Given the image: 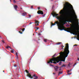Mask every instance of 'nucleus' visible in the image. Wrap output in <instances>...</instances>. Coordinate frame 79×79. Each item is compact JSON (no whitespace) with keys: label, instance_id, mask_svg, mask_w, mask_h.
<instances>
[{"label":"nucleus","instance_id":"f257e3e1","mask_svg":"<svg viewBox=\"0 0 79 79\" xmlns=\"http://www.w3.org/2000/svg\"><path fill=\"white\" fill-rule=\"evenodd\" d=\"M69 53V45L68 44H66V46L64 49V52H61L59 54L60 56H58L56 58H53L49 60L47 62L48 64H52L53 63L54 64H56L57 63H59L60 61V60L62 59L61 61H65V59L67 57Z\"/></svg>","mask_w":79,"mask_h":79},{"label":"nucleus","instance_id":"f03ea898","mask_svg":"<svg viewBox=\"0 0 79 79\" xmlns=\"http://www.w3.org/2000/svg\"><path fill=\"white\" fill-rule=\"evenodd\" d=\"M64 5V7L63 8L64 10H61L59 12L60 14H63L62 17H58V14H56L55 12L51 14L53 17H56L57 19H59V21L60 22H61L62 19L65 20L68 16H71V11L69 10V3H67L66 4V5Z\"/></svg>","mask_w":79,"mask_h":79},{"label":"nucleus","instance_id":"7ed1b4c3","mask_svg":"<svg viewBox=\"0 0 79 79\" xmlns=\"http://www.w3.org/2000/svg\"><path fill=\"white\" fill-rule=\"evenodd\" d=\"M56 24H57V25L59 29H60V31L64 30L65 31H67V32H71L73 31V33L74 34V35H77V32H79V30H78L77 31L76 30L73 31L71 28V27L68 28L64 27V23H62V24L61 22H59L58 21H56L54 24L52 23L51 26H55V25H56Z\"/></svg>","mask_w":79,"mask_h":79},{"label":"nucleus","instance_id":"20e7f679","mask_svg":"<svg viewBox=\"0 0 79 79\" xmlns=\"http://www.w3.org/2000/svg\"><path fill=\"white\" fill-rule=\"evenodd\" d=\"M25 71L27 73V77H29L31 78V79H33L34 77H35L34 79H37L38 78V77L35 76V74H34L32 77V75L31 74V73H29V71H27V70H26Z\"/></svg>","mask_w":79,"mask_h":79},{"label":"nucleus","instance_id":"39448f33","mask_svg":"<svg viewBox=\"0 0 79 79\" xmlns=\"http://www.w3.org/2000/svg\"><path fill=\"white\" fill-rule=\"evenodd\" d=\"M37 13L39 14L44 15V12L41 10H38L37 12Z\"/></svg>","mask_w":79,"mask_h":79},{"label":"nucleus","instance_id":"423d86ee","mask_svg":"<svg viewBox=\"0 0 79 79\" xmlns=\"http://www.w3.org/2000/svg\"><path fill=\"white\" fill-rule=\"evenodd\" d=\"M70 6H71V9L72 10H73V13H74V14H75V12L74 11V9H73V6L71 5V4H70Z\"/></svg>","mask_w":79,"mask_h":79},{"label":"nucleus","instance_id":"0eeeda50","mask_svg":"<svg viewBox=\"0 0 79 79\" xmlns=\"http://www.w3.org/2000/svg\"><path fill=\"white\" fill-rule=\"evenodd\" d=\"M54 68L55 69V70L56 71H58V66H55L54 67Z\"/></svg>","mask_w":79,"mask_h":79},{"label":"nucleus","instance_id":"6e6552de","mask_svg":"<svg viewBox=\"0 0 79 79\" xmlns=\"http://www.w3.org/2000/svg\"><path fill=\"white\" fill-rule=\"evenodd\" d=\"M14 7L15 9V10H16V11H17V8H18V6H17V5H15L14 6Z\"/></svg>","mask_w":79,"mask_h":79},{"label":"nucleus","instance_id":"1a4fd4ad","mask_svg":"<svg viewBox=\"0 0 79 79\" xmlns=\"http://www.w3.org/2000/svg\"><path fill=\"white\" fill-rule=\"evenodd\" d=\"M22 15H23V16H26V12H24L22 14Z\"/></svg>","mask_w":79,"mask_h":79},{"label":"nucleus","instance_id":"9d476101","mask_svg":"<svg viewBox=\"0 0 79 79\" xmlns=\"http://www.w3.org/2000/svg\"><path fill=\"white\" fill-rule=\"evenodd\" d=\"M66 64H64L62 65V66H61V67H60V69H61V68L62 67H66Z\"/></svg>","mask_w":79,"mask_h":79},{"label":"nucleus","instance_id":"9b49d317","mask_svg":"<svg viewBox=\"0 0 79 79\" xmlns=\"http://www.w3.org/2000/svg\"><path fill=\"white\" fill-rule=\"evenodd\" d=\"M74 29L77 30V31H79V25H78V27H77V28H75Z\"/></svg>","mask_w":79,"mask_h":79},{"label":"nucleus","instance_id":"f8f14e48","mask_svg":"<svg viewBox=\"0 0 79 79\" xmlns=\"http://www.w3.org/2000/svg\"><path fill=\"white\" fill-rule=\"evenodd\" d=\"M14 68H15V69H17L18 67H17V65L16 64H15L14 65Z\"/></svg>","mask_w":79,"mask_h":79},{"label":"nucleus","instance_id":"ddd939ff","mask_svg":"<svg viewBox=\"0 0 79 79\" xmlns=\"http://www.w3.org/2000/svg\"><path fill=\"white\" fill-rule=\"evenodd\" d=\"M16 55L17 56V58L16 59V60H18V53H16Z\"/></svg>","mask_w":79,"mask_h":79},{"label":"nucleus","instance_id":"4468645a","mask_svg":"<svg viewBox=\"0 0 79 79\" xmlns=\"http://www.w3.org/2000/svg\"><path fill=\"white\" fill-rule=\"evenodd\" d=\"M62 73H63V72H61V71H59V73L58 74V76H59V75H60V74H62Z\"/></svg>","mask_w":79,"mask_h":79},{"label":"nucleus","instance_id":"2eb2a0df","mask_svg":"<svg viewBox=\"0 0 79 79\" xmlns=\"http://www.w3.org/2000/svg\"><path fill=\"white\" fill-rule=\"evenodd\" d=\"M61 44V42H58L56 44V45H60Z\"/></svg>","mask_w":79,"mask_h":79},{"label":"nucleus","instance_id":"dca6fc26","mask_svg":"<svg viewBox=\"0 0 79 79\" xmlns=\"http://www.w3.org/2000/svg\"><path fill=\"white\" fill-rule=\"evenodd\" d=\"M77 40H79V35H77Z\"/></svg>","mask_w":79,"mask_h":79},{"label":"nucleus","instance_id":"f3484780","mask_svg":"<svg viewBox=\"0 0 79 79\" xmlns=\"http://www.w3.org/2000/svg\"><path fill=\"white\" fill-rule=\"evenodd\" d=\"M6 48L8 49L9 48H10V49H11V47H10V46H7L6 47Z\"/></svg>","mask_w":79,"mask_h":79},{"label":"nucleus","instance_id":"a211bd4d","mask_svg":"<svg viewBox=\"0 0 79 79\" xmlns=\"http://www.w3.org/2000/svg\"><path fill=\"white\" fill-rule=\"evenodd\" d=\"M35 23H39V22L37 20H35Z\"/></svg>","mask_w":79,"mask_h":79},{"label":"nucleus","instance_id":"6ab92c4d","mask_svg":"<svg viewBox=\"0 0 79 79\" xmlns=\"http://www.w3.org/2000/svg\"><path fill=\"white\" fill-rule=\"evenodd\" d=\"M47 39H44V42H47Z\"/></svg>","mask_w":79,"mask_h":79},{"label":"nucleus","instance_id":"aec40b11","mask_svg":"<svg viewBox=\"0 0 79 79\" xmlns=\"http://www.w3.org/2000/svg\"><path fill=\"white\" fill-rule=\"evenodd\" d=\"M25 30V28H23V29H21V31H22L23 32V31H24V30Z\"/></svg>","mask_w":79,"mask_h":79},{"label":"nucleus","instance_id":"412c9836","mask_svg":"<svg viewBox=\"0 0 79 79\" xmlns=\"http://www.w3.org/2000/svg\"><path fill=\"white\" fill-rule=\"evenodd\" d=\"M11 53H14V51H13V50H12L11 51Z\"/></svg>","mask_w":79,"mask_h":79},{"label":"nucleus","instance_id":"4be33fe9","mask_svg":"<svg viewBox=\"0 0 79 79\" xmlns=\"http://www.w3.org/2000/svg\"><path fill=\"white\" fill-rule=\"evenodd\" d=\"M14 3H16V1L15 0H12Z\"/></svg>","mask_w":79,"mask_h":79},{"label":"nucleus","instance_id":"5701e85b","mask_svg":"<svg viewBox=\"0 0 79 79\" xmlns=\"http://www.w3.org/2000/svg\"><path fill=\"white\" fill-rule=\"evenodd\" d=\"M28 17H29V18H31V15H28Z\"/></svg>","mask_w":79,"mask_h":79},{"label":"nucleus","instance_id":"b1692460","mask_svg":"<svg viewBox=\"0 0 79 79\" xmlns=\"http://www.w3.org/2000/svg\"><path fill=\"white\" fill-rule=\"evenodd\" d=\"M19 33H20V34H23V32H21V31H19Z\"/></svg>","mask_w":79,"mask_h":79},{"label":"nucleus","instance_id":"393cba45","mask_svg":"<svg viewBox=\"0 0 79 79\" xmlns=\"http://www.w3.org/2000/svg\"><path fill=\"white\" fill-rule=\"evenodd\" d=\"M61 62H60L59 63V65H61Z\"/></svg>","mask_w":79,"mask_h":79},{"label":"nucleus","instance_id":"a878e982","mask_svg":"<svg viewBox=\"0 0 79 79\" xmlns=\"http://www.w3.org/2000/svg\"><path fill=\"white\" fill-rule=\"evenodd\" d=\"M36 30H38V29H39V27H37L36 28Z\"/></svg>","mask_w":79,"mask_h":79},{"label":"nucleus","instance_id":"bb28decb","mask_svg":"<svg viewBox=\"0 0 79 79\" xmlns=\"http://www.w3.org/2000/svg\"><path fill=\"white\" fill-rule=\"evenodd\" d=\"M39 23H37V24H35L36 26H39Z\"/></svg>","mask_w":79,"mask_h":79},{"label":"nucleus","instance_id":"cd10ccee","mask_svg":"<svg viewBox=\"0 0 79 79\" xmlns=\"http://www.w3.org/2000/svg\"><path fill=\"white\" fill-rule=\"evenodd\" d=\"M40 7H38V10H40Z\"/></svg>","mask_w":79,"mask_h":79},{"label":"nucleus","instance_id":"c85d7f7f","mask_svg":"<svg viewBox=\"0 0 79 79\" xmlns=\"http://www.w3.org/2000/svg\"><path fill=\"white\" fill-rule=\"evenodd\" d=\"M55 54L53 56V58H54L55 57Z\"/></svg>","mask_w":79,"mask_h":79},{"label":"nucleus","instance_id":"c756f323","mask_svg":"<svg viewBox=\"0 0 79 79\" xmlns=\"http://www.w3.org/2000/svg\"><path fill=\"white\" fill-rule=\"evenodd\" d=\"M31 9H32L33 8V6H31Z\"/></svg>","mask_w":79,"mask_h":79},{"label":"nucleus","instance_id":"7c9ffc66","mask_svg":"<svg viewBox=\"0 0 79 79\" xmlns=\"http://www.w3.org/2000/svg\"><path fill=\"white\" fill-rule=\"evenodd\" d=\"M67 71H68V72H67V73H69V72L70 71H69V70H68Z\"/></svg>","mask_w":79,"mask_h":79},{"label":"nucleus","instance_id":"2f4dec72","mask_svg":"<svg viewBox=\"0 0 79 79\" xmlns=\"http://www.w3.org/2000/svg\"><path fill=\"white\" fill-rule=\"evenodd\" d=\"M2 42H3V43H5V42H4V41L3 40H2Z\"/></svg>","mask_w":79,"mask_h":79},{"label":"nucleus","instance_id":"473e14b6","mask_svg":"<svg viewBox=\"0 0 79 79\" xmlns=\"http://www.w3.org/2000/svg\"><path fill=\"white\" fill-rule=\"evenodd\" d=\"M75 18H76V19H77V16H76L75 17Z\"/></svg>","mask_w":79,"mask_h":79},{"label":"nucleus","instance_id":"72a5a7b5","mask_svg":"<svg viewBox=\"0 0 79 79\" xmlns=\"http://www.w3.org/2000/svg\"><path fill=\"white\" fill-rule=\"evenodd\" d=\"M72 21V20H71V19H70V21H69V22H71Z\"/></svg>","mask_w":79,"mask_h":79},{"label":"nucleus","instance_id":"f704fd0d","mask_svg":"<svg viewBox=\"0 0 79 79\" xmlns=\"http://www.w3.org/2000/svg\"><path fill=\"white\" fill-rule=\"evenodd\" d=\"M76 64H77V63H76L74 64V65H76Z\"/></svg>","mask_w":79,"mask_h":79},{"label":"nucleus","instance_id":"c9c22d12","mask_svg":"<svg viewBox=\"0 0 79 79\" xmlns=\"http://www.w3.org/2000/svg\"><path fill=\"white\" fill-rule=\"evenodd\" d=\"M74 46H77V45L75 44V45H74Z\"/></svg>","mask_w":79,"mask_h":79},{"label":"nucleus","instance_id":"e433bc0d","mask_svg":"<svg viewBox=\"0 0 79 79\" xmlns=\"http://www.w3.org/2000/svg\"><path fill=\"white\" fill-rule=\"evenodd\" d=\"M38 35H41L40 34H38Z\"/></svg>","mask_w":79,"mask_h":79},{"label":"nucleus","instance_id":"4c0bfd02","mask_svg":"<svg viewBox=\"0 0 79 79\" xmlns=\"http://www.w3.org/2000/svg\"><path fill=\"white\" fill-rule=\"evenodd\" d=\"M77 60H78V61H79V58H78Z\"/></svg>","mask_w":79,"mask_h":79},{"label":"nucleus","instance_id":"58836bf2","mask_svg":"<svg viewBox=\"0 0 79 79\" xmlns=\"http://www.w3.org/2000/svg\"><path fill=\"white\" fill-rule=\"evenodd\" d=\"M32 24V22H30L29 24Z\"/></svg>","mask_w":79,"mask_h":79},{"label":"nucleus","instance_id":"ea45409f","mask_svg":"<svg viewBox=\"0 0 79 79\" xmlns=\"http://www.w3.org/2000/svg\"><path fill=\"white\" fill-rule=\"evenodd\" d=\"M0 39H2V38L1 36H0Z\"/></svg>","mask_w":79,"mask_h":79},{"label":"nucleus","instance_id":"a19ab883","mask_svg":"<svg viewBox=\"0 0 79 79\" xmlns=\"http://www.w3.org/2000/svg\"><path fill=\"white\" fill-rule=\"evenodd\" d=\"M45 16V14H44V15H43V16Z\"/></svg>","mask_w":79,"mask_h":79},{"label":"nucleus","instance_id":"79ce46f5","mask_svg":"<svg viewBox=\"0 0 79 79\" xmlns=\"http://www.w3.org/2000/svg\"><path fill=\"white\" fill-rule=\"evenodd\" d=\"M49 65H50V66H52V64H50Z\"/></svg>","mask_w":79,"mask_h":79},{"label":"nucleus","instance_id":"37998d69","mask_svg":"<svg viewBox=\"0 0 79 79\" xmlns=\"http://www.w3.org/2000/svg\"><path fill=\"white\" fill-rule=\"evenodd\" d=\"M69 75H71V73H69Z\"/></svg>","mask_w":79,"mask_h":79},{"label":"nucleus","instance_id":"c03bdc74","mask_svg":"<svg viewBox=\"0 0 79 79\" xmlns=\"http://www.w3.org/2000/svg\"><path fill=\"white\" fill-rule=\"evenodd\" d=\"M20 9H21V10H22V9H23V8H20Z\"/></svg>","mask_w":79,"mask_h":79},{"label":"nucleus","instance_id":"a18cd8bd","mask_svg":"<svg viewBox=\"0 0 79 79\" xmlns=\"http://www.w3.org/2000/svg\"><path fill=\"white\" fill-rule=\"evenodd\" d=\"M59 71H61V69H59Z\"/></svg>","mask_w":79,"mask_h":79},{"label":"nucleus","instance_id":"49530a36","mask_svg":"<svg viewBox=\"0 0 79 79\" xmlns=\"http://www.w3.org/2000/svg\"><path fill=\"white\" fill-rule=\"evenodd\" d=\"M53 74H55V73H53Z\"/></svg>","mask_w":79,"mask_h":79},{"label":"nucleus","instance_id":"de8ad7c7","mask_svg":"<svg viewBox=\"0 0 79 79\" xmlns=\"http://www.w3.org/2000/svg\"><path fill=\"white\" fill-rule=\"evenodd\" d=\"M10 2H11V0H10Z\"/></svg>","mask_w":79,"mask_h":79},{"label":"nucleus","instance_id":"09e8293b","mask_svg":"<svg viewBox=\"0 0 79 79\" xmlns=\"http://www.w3.org/2000/svg\"><path fill=\"white\" fill-rule=\"evenodd\" d=\"M37 30H35V31H37Z\"/></svg>","mask_w":79,"mask_h":79},{"label":"nucleus","instance_id":"8fccbe9b","mask_svg":"<svg viewBox=\"0 0 79 79\" xmlns=\"http://www.w3.org/2000/svg\"><path fill=\"white\" fill-rule=\"evenodd\" d=\"M3 72L4 73L5 72L4 71H3Z\"/></svg>","mask_w":79,"mask_h":79},{"label":"nucleus","instance_id":"3c124183","mask_svg":"<svg viewBox=\"0 0 79 79\" xmlns=\"http://www.w3.org/2000/svg\"><path fill=\"white\" fill-rule=\"evenodd\" d=\"M33 35H34V34H33Z\"/></svg>","mask_w":79,"mask_h":79},{"label":"nucleus","instance_id":"603ef678","mask_svg":"<svg viewBox=\"0 0 79 79\" xmlns=\"http://www.w3.org/2000/svg\"><path fill=\"white\" fill-rule=\"evenodd\" d=\"M63 47H64V46H63Z\"/></svg>","mask_w":79,"mask_h":79},{"label":"nucleus","instance_id":"864d4df0","mask_svg":"<svg viewBox=\"0 0 79 79\" xmlns=\"http://www.w3.org/2000/svg\"><path fill=\"white\" fill-rule=\"evenodd\" d=\"M75 26H76L75 25Z\"/></svg>","mask_w":79,"mask_h":79},{"label":"nucleus","instance_id":"5fc2aeb1","mask_svg":"<svg viewBox=\"0 0 79 79\" xmlns=\"http://www.w3.org/2000/svg\"><path fill=\"white\" fill-rule=\"evenodd\" d=\"M36 33H37V32H36Z\"/></svg>","mask_w":79,"mask_h":79}]
</instances>
